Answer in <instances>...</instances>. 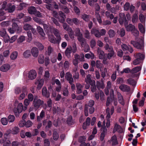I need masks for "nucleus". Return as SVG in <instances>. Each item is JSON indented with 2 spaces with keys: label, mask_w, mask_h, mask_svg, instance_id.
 I'll use <instances>...</instances> for the list:
<instances>
[{
  "label": "nucleus",
  "mask_w": 146,
  "mask_h": 146,
  "mask_svg": "<svg viewBox=\"0 0 146 146\" xmlns=\"http://www.w3.org/2000/svg\"><path fill=\"white\" fill-rule=\"evenodd\" d=\"M94 101L93 100H90L88 103L85 105L84 113L86 116H87L88 115V110L90 114L92 113L94 111V108L93 107L94 104Z\"/></svg>",
  "instance_id": "nucleus-1"
},
{
  "label": "nucleus",
  "mask_w": 146,
  "mask_h": 146,
  "mask_svg": "<svg viewBox=\"0 0 146 146\" xmlns=\"http://www.w3.org/2000/svg\"><path fill=\"white\" fill-rule=\"evenodd\" d=\"M106 30L105 29H102L100 30V31L96 28H93L91 31L92 34L94 35L97 38H100L102 36H103L106 33Z\"/></svg>",
  "instance_id": "nucleus-2"
},
{
  "label": "nucleus",
  "mask_w": 146,
  "mask_h": 146,
  "mask_svg": "<svg viewBox=\"0 0 146 146\" xmlns=\"http://www.w3.org/2000/svg\"><path fill=\"white\" fill-rule=\"evenodd\" d=\"M144 41L141 39L140 41L136 42L134 40H131L130 43L135 48L139 49H142L144 48Z\"/></svg>",
  "instance_id": "nucleus-3"
},
{
  "label": "nucleus",
  "mask_w": 146,
  "mask_h": 146,
  "mask_svg": "<svg viewBox=\"0 0 146 146\" xmlns=\"http://www.w3.org/2000/svg\"><path fill=\"white\" fill-rule=\"evenodd\" d=\"M78 40L80 42L81 46L84 48V51L85 52L88 51L90 49V47L86 42V40L84 38L82 37Z\"/></svg>",
  "instance_id": "nucleus-4"
},
{
  "label": "nucleus",
  "mask_w": 146,
  "mask_h": 146,
  "mask_svg": "<svg viewBox=\"0 0 146 146\" xmlns=\"http://www.w3.org/2000/svg\"><path fill=\"white\" fill-rule=\"evenodd\" d=\"M37 97L36 96L34 97L33 102V106L36 109H38L41 105L43 103V101L40 99L37 98Z\"/></svg>",
  "instance_id": "nucleus-5"
},
{
  "label": "nucleus",
  "mask_w": 146,
  "mask_h": 146,
  "mask_svg": "<svg viewBox=\"0 0 146 146\" xmlns=\"http://www.w3.org/2000/svg\"><path fill=\"white\" fill-rule=\"evenodd\" d=\"M56 38L53 35H48V39L49 41L51 43L59 44L61 40Z\"/></svg>",
  "instance_id": "nucleus-6"
},
{
  "label": "nucleus",
  "mask_w": 146,
  "mask_h": 146,
  "mask_svg": "<svg viewBox=\"0 0 146 146\" xmlns=\"http://www.w3.org/2000/svg\"><path fill=\"white\" fill-rule=\"evenodd\" d=\"M15 19H13L12 20V28L17 33H20L22 31V28L21 27H19L17 24L15 22Z\"/></svg>",
  "instance_id": "nucleus-7"
},
{
  "label": "nucleus",
  "mask_w": 146,
  "mask_h": 146,
  "mask_svg": "<svg viewBox=\"0 0 146 146\" xmlns=\"http://www.w3.org/2000/svg\"><path fill=\"white\" fill-rule=\"evenodd\" d=\"M119 22L121 25H122L123 22L124 24L127 23L125 16L124 13H119Z\"/></svg>",
  "instance_id": "nucleus-8"
},
{
  "label": "nucleus",
  "mask_w": 146,
  "mask_h": 146,
  "mask_svg": "<svg viewBox=\"0 0 146 146\" xmlns=\"http://www.w3.org/2000/svg\"><path fill=\"white\" fill-rule=\"evenodd\" d=\"M58 19L59 21L62 23H64L65 21L66 15L64 13L61 11L58 12Z\"/></svg>",
  "instance_id": "nucleus-9"
},
{
  "label": "nucleus",
  "mask_w": 146,
  "mask_h": 146,
  "mask_svg": "<svg viewBox=\"0 0 146 146\" xmlns=\"http://www.w3.org/2000/svg\"><path fill=\"white\" fill-rule=\"evenodd\" d=\"M50 31L52 32L56 38H58L61 40V37L59 31L53 27L50 28Z\"/></svg>",
  "instance_id": "nucleus-10"
},
{
  "label": "nucleus",
  "mask_w": 146,
  "mask_h": 146,
  "mask_svg": "<svg viewBox=\"0 0 146 146\" xmlns=\"http://www.w3.org/2000/svg\"><path fill=\"white\" fill-rule=\"evenodd\" d=\"M119 88L122 91L124 92H128L130 90V88L129 86L124 84H121L119 86Z\"/></svg>",
  "instance_id": "nucleus-11"
},
{
  "label": "nucleus",
  "mask_w": 146,
  "mask_h": 146,
  "mask_svg": "<svg viewBox=\"0 0 146 146\" xmlns=\"http://www.w3.org/2000/svg\"><path fill=\"white\" fill-rule=\"evenodd\" d=\"M75 35L77 37V39H79L82 37L83 35L81 32L80 29L79 28H77L75 31Z\"/></svg>",
  "instance_id": "nucleus-12"
},
{
  "label": "nucleus",
  "mask_w": 146,
  "mask_h": 146,
  "mask_svg": "<svg viewBox=\"0 0 146 146\" xmlns=\"http://www.w3.org/2000/svg\"><path fill=\"white\" fill-rule=\"evenodd\" d=\"M36 72L35 70H31L30 71L29 73V78L31 80L35 79L36 77Z\"/></svg>",
  "instance_id": "nucleus-13"
},
{
  "label": "nucleus",
  "mask_w": 146,
  "mask_h": 146,
  "mask_svg": "<svg viewBox=\"0 0 146 146\" xmlns=\"http://www.w3.org/2000/svg\"><path fill=\"white\" fill-rule=\"evenodd\" d=\"M44 83V80L43 79H39L35 82V84H37V88L40 89L43 86Z\"/></svg>",
  "instance_id": "nucleus-14"
},
{
  "label": "nucleus",
  "mask_w": 146,
  "mask_h": 146,
  "mask_svg": "<svg viewBox=\"0 0 146 146\" xmlns=\"http://www.w3.org/2000/svg\"><path fill=\"white\" fill-rule=\"evenodd\" d=\"M65 77L66 80L69 81L70 84H71L73 82V79L72 78V74L70 72L66 73Z\"/></svg>",
  "instance_id": "nucleus-15"
},
{
  "label": "nucleus",
  "mask_w": 146,
  "mask_h": 146,
  "mask_svg": "<svg viewBox=\"0 0 146 146\" xmlns=\"http://www.w3.org/2000/svg\"><path fill=\"white\" fill-rule=\"evenodd\" d=\"M31 52L32 55L34 57H37L38 55V48L36 47L33 48L31 49Z\"/></svg>",
  "instance_id": "nucleus-16"
},
{
  "label": "nucleus",
  "mask_w": 146,
  "mask_h": 146,
  "mask_svg": "<svg viewBox=\"0 0 146 146\" xmlns=\"http://www.w3.org/2000/svg\"><path fill=\"white\" fill-rule=\"evenodd\" d=\"M117 98L119 102L122 105L125 104L124 101L122 96L119 92H117Z\"/></svg>",
  "instance_id": "nucleus-17"
},
{
  "label": "nucleus",
  "mask_w": 146,
  "mask_h": 146,
  "mask_svg": "<svg viewBox=\"0 0 146 146\" xmlns=\"http://www.w3.org/2000/svg\"><path fill=\"white\" fill-rule=\"evenodd\" d=\"M42 94L43 96L45 97L46 98H48L50 96V94L49 92H47L46 88L44 87L42 91Z\"/></svg>",
  "instance_id": "nucleus-18"
},
{
  "label": "nucleus",
  "mask_w": 146,
  "mask_h": 146,
  "mask_svg": "<svg viewBox=\"0 0 146 146\" xmlns=\"http://www.w3.org/2000/svg\"><path fill=\"white\" fill-rule=\"evenodd\" d=\"M10 68L9 65L7 64H4L0 68V70L3 72H6Z\"/></svg>",
  "instance_id": "nucleus-19"
},
{
  "label": "nucleus",
  "mask_w": 146,
  "mask_h": 146,
  "mask_svg": "<svg viewBox=\"0 0 146 146\" xmlns=\"http://www.w3.org/2000/svg\"><path fill=\"white\" fill-rule=\"evenodd\" d=\"M76 56H77V59L80 61L84 62L85 61L84 55L83 53H81L80 55L77 54H76L74 55V56L75 57Z\"/></svg>",
  "instance_id": "nucleus-20"
},
{
  "label": "nucleus",
  "mask_w": 146,
  "mask_h": 146,
  "mask_svg": "<svg viewBox=\"0 0 146 146\" xmlns=\"http://www.w3.org/2000/svg\"><path fill=\"white\" fill-rule=\"evenodd\" d=\"M115 131H117L119 133H122L123 132V130L120 125L117 124H115L114 127L113 132L114 133Z\"/></svg>",
  "instance_id": "nucleus-21"
},
{
  "label": "nucleus",
  "mask_w": 146,
  "mask_h": 146,
  "mask_svg": "<svg viewBox=\"0 0 146 146\" xmlns=\"http://www.w3.org/2000/svg\"><path fill=\"white\" fill-rule=\"evenodd\" d=\"M104 48L105 50L109 52L114 51L112 46H110L107 43L106 44Z\"/></svg>",
  "instance_id": "nucleus-22"
},
{
  "label": "nucleus",
  "mask_w": 146,
  "mask_h": 146,
  "mask_svg": "<svg viewBox=\"0 0 146 146\" xmlns=\"http://www.w3.org/2000/svg\"><path fill=\"white\" fill-rule=\"evenodd\" d=\"M98 52L100 59H102L105 56V54L103 50H100L99 48L98 49Z\"/></svg>",
  "instance_id": "nucleus-23"
},
{
  "label": "nucleus",
  "mask_w": 146,
  "mask_h": 146,
  "mask_svg": "<svg viewBox=\"0 0 146 146\" xmlns=\"http://www.w3.org/2000/svg\"><path fill=\"white\" fill-rule=\"evenodd\" d=\"M91 77V76L90 74H88L87 75L85 79V82L86 83H89L90 84L93 83V81H95L94 80H92Z\"/></svg>",
  "instance_id": "nucleus-24"
},
{
  "label": "nucleus",
  "mask_w": 146,
  "mask_h": 146,
  "mask_svg": "<svg viewBox=\"0 0 146 146\" xmlns=\"http://www.w3.org/2000/svg\"><path fill=\"white\" fill-rule=\"evenodd\" d=\"M125 29L127 31H132L135 28V26L131 24H129L127 26H125Z\"/></svg>",
  "instance_id": "nucleus-25"
},
{
  "label": "nucleus",
  "mask_w": 146,
  "mask_h": 146,
  "mask_svg": "<svg viewBox=\"0 0 146 146\" xmlns=\"http://www.w3.org/2000/svg\"><path fill=\"white\" fill-rule=\"evenodd\" d=\"M28 10L30 14L32 15L35 14L36 9L35 7L31 6L28 8Z\"/></svg>",
  "instance_id": "nucleus-26"
},
{
  "label": "nucleus",
  "mask_w": 146,
  "mask_h": 146,
  "mask_svg": "<svg viewBox=\"0 0 146 146\" xmlns=\"http://www.w3.org/2000/svg\"><path fill=\"white\" fill-rule=\"evenodd\" d=\"M84 36L86 38L88 39H90L91 38V35L89 31L86 29L84 32Z\"/></svg>",
  "instance_id": "nucleus-27"
},
{
  "label": "nucleus",
  "mask_w": 146,
  "mask_h": 146,
  "mask_svg": "<svg viewBox=\"0 0 146 146\" xmlns=\"http://www.w3.org/2000/svg\"><path fill=\"white\" fill-rule=\"evenodd\" d=\"M111 142L112 144V146H113V145H116L118 143L117 141V137L115 135H114L112 137Z\"/></svg>",
  "instance_id": "nucleus-28"
},
{
  "label": "nucleus",
  "mask_w": 146,
  "mask_h": 146,
  "mask_svg": "<svg viewBox=\"0 0 146 146\" xmlns=\"http://www.w3.org/2000/svg\"><path fill=\"white\" fill-rule=\"evenodd\" d=\"M141 68V66H137L133 68L131 70V73L132 74H134L137 72L140 71Z\"/></svg>",
  "instance_id": "nucleus-29"
},
{
  "label": "nucleus",
  "mask_w": 146,
  "mask_h": 146,
  "mask_svg": "<svg viewBox=\"0 0 146 146\" xmlns=\"http://www.w3.org/2000/svg\"><path fill=\"white\" fill-rule=\"evenodd\" d=\"M37 29L38 33L42 37H44L45 35L43 29L40 26L37 27Z\"/></svg>",
  "instance_id": "nucleus-30"
},
{
  "label": "nucleus",
  "mask_w": 146,
  "mask_h": 146,
  "mask_svg": "<svg viewBox=\"0 0 146 146\" xmlns=\"http://www.w3.org/2000/svg\"><path fill=\"white\" fill-rule=\"evenodd\" d=\"M96 86L98 89H99L100 88L103 89L105 87L104 83L103 82H100L99 81L96 82Z\"/></svg>",
  "instance_id": "nucleus-31"
},
{
  "label": "nucleus",
  "mask_w": 146,
  "mask_h": 146,
  "mask_svg": "<svg viewBox=\"0 0 146 146\" xmlns=\"http://www.w3.org/2000/svg\"><path fill=\"white\" fill-rule=\"evenodd\" d=\"M68 33L70 38H74V32L71 28H69L68 30Z\"/></svg>",
  "instance_id": "nucleus-32"
},
{
  "label": "nucleus",
  "mask_w": 146,
  "mask_h": 146,
  "mask_svg": "<svg viewBox=\"0 0 146 146\" xmlns=\"http://www.w3.org/2000/svg\"><path fill=\"white\" fill-rule=\"evenodd\" d=\"M18 56V52L17 51H14L11 53L10 58L12 60H14L17 58Z\"/></svg>",
  "instance_id": "nucleus-33"
},
{
  "label": "nucleus",
  "mask_w": 146,
  "mask_h": 146,
  "mask_svg": "<svg viewBox=\"0 0 146 146\" xmlns=\"http://www.w3.org/2000/svg\"><path fill=\"white\" fill-rule=\"evenodd\" d=\"M19 132V128L17 127H15L11 130V133L13 134H16Z\"/></svg>",
  "instance_id": "nucleus-34"
},
{
  "label": "nucleus",
  "mask_w": 146,
  "mask_h": 146,
  "mask_svg": "<svg viewBox=\"0 0 146 146\" xmlns=\"http://www.w3.org/2000/svg\"><path fill=\"white\" fill-rule=\"evenodd\" d=\"M72 52V48L71 46H70L67 48L65 50V53L66 56H68L70 55V53Z\"/></svg>",
  "instance_id": "nucleus-35"
},
{
  "label": "nucleus",
  "mask_w": 146,
  "mask_h": 146,
  "mask_svg": "<svg viewBox=\"0 0 146 146\" xmlns=\"http://www.w3.org/2000/svg\"><path fill=\"white\" fill-rule=\"evenodd\" d=\"M76 86L77 89V93L78 94L81 93L82 88H83L82 86L80 83H77Z\"/></svg>",
  "instance_id": "nucleus-36"
},
{
  "label": "nucleus",
  "mask_w": 146,
  "mask_h": 146,
  "mask_svg": "<svg viewBox=\"0 0 146 146\" xmlns=\"http://www.w3.org/2000/svg\"><path fill=\"white\" fill-rule=\"evenodd\" d=\"M138 21V17L137 14L135 13L133 15L132 17V22L133 23H137Z\"/></svg>",
  "instance_id": "nucleus-37"
},
{
  "label": "nucleus",
  "mask_w": 146,
  "mask_h": 146,
  "mask_svg": "<svg viewBox=\"0 0 146 146\" xmlns=\"http://www.w3.org/2000/svg\"><path fill=\"white\" fill-rule=\"evenodd\" d=\"M23 55L25 58H29L31 55V52L29 50H27L25 51L23 53Z\"/></svg>",
  "instance_id": "nucleus-38"
},
{
  "label": "nucleus",
  "mask_w": 146,
  "mask_h": 146,
  "mask_svg": "<svg viewBox=\"0 0 146 146\" xmlns=\"http://www.w3.org/2000/svg\"><path fill=\"white\" fill-rule=\"evenodd\" d=\"M3 146H11V142L9 139H3Z\"/></svg>",
  "instance_id": "nucleus-39"
},
{
  "label": "nucleus",
  "mask_w": 146,
  "mask_h": 146,
  "mask_svg": "<svg viewBox=\"0 0 146 146\" xmlns=\"http://www.w3.org/2000/svg\"><path fill=\"white\" fill-rule=\"evenodd\" d=\"M44 56L43 55H40L38 57V62L40 64H42L44 62Z\"/></svg>",
  "instance_id": "nucleus-40"
},
{
  "label": "nucleus",
  "mask_w": 146,
  "mask_h": 146,
  "mask_svg": "<svg viewBox=\"0 0 146 146\" xmlns=\"http://www.w3.org/2000/svg\"><path fill=\"white\" fill-rule=\"evenodd\" d=\"M85 56L86 58H91L92 59H93L94 58V55L93 53H91L90 54L87 53L86 54Z\"/></svg>",
  "instance_id": "nucleus-41"
},
{
  "label": "nucleus",
  "mask_w": 146,
  "mask_h": 146,
  "mask_svg": "<svg viewBox=\"0 0 146 146\" xmlns=\"http://www.w3.org/2000/svg\"><path fill=\"white\" fill-rule=\"evenodd\" d=\"M90 85L91 86V91L93 92H95L96 90V88L95 85V82L93 81V83H91Z\"/></svg>",
  "instance_id": "nucleus-42"
},
{
  "label": "nucleus",
  "mask_w": 146,
  "mask_h": 146,
  "mask_svg": "<svg viewBox=\"0 0 146 146\" xmlns=\"http://www.w3.org/2000/svg\"><path fill=\"white\" fill-rule=\"evenodd\" d=\"M108 34L110 38H112L114 37L115 35V31L112 29H110L108 31Z\"/></svg>",
  "instance_id": "nucleus-43"
},
{
  "label": "nucleus",
  "mask_w": 146,
  "mask_h": 146,
  "mask_svg": "<svg viewBox=\"0 0 146 146\" xmlns=\"http://www.w3.org/2000/svg\"><path fill=\"white\" fill-rule=\"evenodd\" d=\"M15 117L13 115H9L8 117V121L10 123H12L15 120Z\"/></svg>",
  "instance_id": "nucleus-44"
},
{
  "label": "nucleus",
  "mask_w": 146,
  "mask_h": 146,
  "mask_svg": "<svg viewBox=\"0 0 146 146\" xmlns=\"http://www.w3.org/2000/svg\"><path fill=\"white\" fill-rule=\"evenodd\" d=\"M90 16L84 14L82 15V18L83 19L86 21H88L90 19Z\"/></svg>",
  "instance_id": "nucleus-45"
},
{
  "label": "nucleus",
  "mask_w": 146,
  "mask_h": 146,
  "mask_svg": "<svg viewBox=\"0 0 146 146\" xmlns=\"http://www.w3.org/2000/svg\"><path fill=\"white\" fill-rule=\"evenodd\" d=\"M137 58H139L141 61V60H143L145 58V55L143 54L138 53L136 55Z\"/></svg>",
  "instance_id": "nucleus-46"
},
{
  "label": "nucleus",
  "mask_w": 146,
  "mask_h": 146,
  "mask_svg": "<svg viewBox=\"0 0 146 146\" xmlns=\"http://www.w3.org/2000/svg\"><path fill=\"white\" fill-rule=\"evenodd\" d=\"M105 15L107 18H110L111 19H113L114 17V16L112 14L110 13L108 11L106 12Z\"/></svg>",
  "instance_id": "nucleus-47"
},
{
  "label": "nucleus",
  "mask_w": 146,
  "mask_h": 146,
  "mask_svg": "<svg viewBox=\"0 0 146 146\" xmlns=\"http://www.w3.org/2000/svg\"><path fill=\"white\" fill-rule=\"evenodd\" d=\"M25 37L24 36H21L17 40V42L18 43H21L23 42L25 40Z\"/></svg>",
  "instance_id": "nucleus-48"
},
{
  "label": "nucleus",
  "mask_w": 146,
  "mask_h": 146,
  "mask_svg": "<svg viewBox=\"0 0 146 146\" xmlns=\"http://www.w3.org/2000/svg\"><path fill=\"white\" fill-rule=\"evenodd\" d=\"M70 66V63L68 61H65L63 64L64 68L65 70L68 69Z\"/></svg>",
  "instance_id": "nucleus-49"
},
{
  "label": "nucleus",
  "mask_w": 146,
  "mask_h": 146,
  "mask_svg": "<svg viewBox=\"0 0 146 146\" xmlns=\"http://www.w3.org/2000/svg\"><path fill=\"white\" fill-rule=\"evenodd\" d=\"M61 9L65 13H68L70 12L69 9L66 6H62L61 7Z\"/></svg>",
  "instance_id": "nucleus-50"
},
{
  "label": "nucleus",
  "mask_w": 146,
  "mask_h": 146,
  "mask_svg": "<svg viewBox=\"0 0 146 146\" xmlns=\"http://www.w3.org/2000/svg\"><path fill=\"white\" fill-rule=\"evenodd\" d=\"M32 26L29 24H26L25 25L23 26V29L25 31L30 30L32 29Z\"/></svg>",
  "instance_id": "nucleus-51"
},
{
  "label": "nucleus",
  "mask_w": 146,
  "mask_h": 146,
  "mask_svg": "<svg viewBox=\"0 0 146 146\" xmlns=\"http://www.w3.org/2000/svg\"><path fill=\"white\" fill-rule=\"evenodd\" d=\"M138 28L140 31L142 33H144L145 32V29L143 25L141 23L138 24Z\"/></svg>",
  "instance_id": "nucleus-52"
},
{
  "label": "nucleus",
  "mask_w": 146,
  "mask_h": 146,
  "mask_svg": "<svg viewBox=\"0 0 146 146\" xmlns=\"http://www.w3.org/2000/svg\"><path fill=\"white\" fill-rule=\"evenodd\" d=\"M102 64L99 60H97L96 62V66L97 68L100 69L102 68Z\"/></svg>",
  "instance_id": "nucleus-53"
},
{
  "label": "nucleus",
  "mask_w": 146,
  "mask_h": 146,
  "mask_svg": "<svg viewBox=\"0 0 146 146\" xmlns=\"http://www.w3.org/2000/svg\"><path fill=\"white\" fill-rule=\"evenodd\" d=\"M63 94L65 96H67L69 95V92L67 88L65 87L63 89Z\"/></svg>",
  "instance_id": "nucleus-54"
},
{
  "label": "nucleus",
  "mask_w": 146,
  "mask_h": 146,
  "mask_svg": "<svg viewBox=\"0 0 146 146\" xmlns=\"http://www.w3.org/2000/svg\"><path fill=\"white\" fill-rule=\"evenodd\" d=\"M95 15L96 19L99 23H102V21L99 13H97V12H96Z\"/></svg>",
  "instance_id": "nucleus-55"
},
{
  "label": "nucleus",
  "mask_w": 146,
  "mask_h": 146,
  "mask_svg": "<svg viewBox=\"0 0 146 146\" xmlns=\"http://www.w3.org/2000/svg\"><path fill=\"white\" fill-rule=\"evenodd\" d=\"M2 124L3 125H6L8 123V121L6 118H3L1 119Z\"/></svg>",
  "instance_id": "nucleus-56"
},
{
  "label": "nucleus",
  "mask_w": 146,
  "mask_h": 146,
  "mask_svg": "<svg viewBox=\"0 0 146 146\" xmlns=\"http://www.w3.org/2000/svg\"><path fill=\"white\" fill-rule=\"evenodd\" d=\"M17 108L18 109L19 111V112H21L23 110V105L22 103H19L18 104Z\"/></svg>",
  "instance_id": "nucleus-57"
},
{
  "label": "nucleus",
  "mask_w": 146,
  "mask_h": 146,
  "mask_svg": "<svg viewBox=\"0 0 146 146\" xmlns=\"http://www.w3.org/2000/svg\"><path fill=\"white\" fill-rule=\"evenodd\" d=\"M36 45L39 48L40 50H42L44 49V46L40 43L37 42L36 44Z\"/></svg>",
  "instance_id": "nucleus-58"
},
{
  "label": "nucleus",
  "mask_w": 146,
  "mask_h": 146,
  "mask_svg": "<svg viewBox=\"0 0 146 146\" xmlns=\"http://www.w3.org/2000/svg\"><path fill=\"white\" fill-rule=\"evenodd\" d=\"M114 51L110 52L107 55V58L108 59H110L115 54Z\"/></svg>",
  "instance_id": "nucleus-59"
},
{
  "label": "nucleus",
  "mask_w": 146,
  "mask_h": 146,
  "mask_svg": "<svg viewBox=\"0 0 146 146\" xmlns=\"http://www.w3.org/2000/svg\"><path fill=\"white\" fill-rule=\"evenodd\" d=\"M33 125L32 122L30 120L25 121V126L26 127H29Z\"/></svg>",
  "instance_id": "nucleus-60"
},
{
  "label": "nucleus",
  "mask_w": 146,
  "mask_h": 146,
  "mask_svg": "<svg viewBox=\"0 0 146 146\" xmlns=\"http://www.w3.org/2000/svg\"><path fill=\"white\" fill-rule=\"evenodd\" d=\"M131 70L129 68H127L124 69L122 71L120 72V73H121V74H123L124 73H127L130 72H131Z\"/></svg>",
  "instance_id": "nucleus-61"
},
{
  "label": "nucleus",
  "mask_w": 146,
  "mask_h": 146,
  "mask_svg": "<svg viewBox=\"0 0 146 146\" xmlns=\"http://www.w3.org/2000/svg\"><path fill=\"white\" fill-rule=\"evenodd\" d=\"M17 36L15 35L9 39V42L10 43H12L14 42L17 39Z\"/></svg>",
  "instance_id": "nucleus-62"
},
{
  "label": "nucleus",
  "mask_w": 146,
  "mask_h": 146,
  "mask_svg": "<svg viewBox=\"0 0 146 146\" xmlns=\"http://www.w3.org/2000/svg\"><path fill=\"white\" fill-rule=\"evenodd\" d=\"M131 33L133 35L136 37H137L139 36V32L136 28H135V29L131 32Z\"/></svg>",
  "instance_id": "nucleus-63"
},
{
  "label": "nucleus",
  "mask_w": 146,
  "mask_h": 146,
  "mask_svg": "<svg viewBox=\"0 0 146 146\" xmlns=\"http://www.w3.org/2000/svg\"><path fill=\"white\" fill-rule=\"evenodd\" d=\"M130 4L129 3H126L124 4L123 7L124 10L126 11H128L130 7Z\"/></svg>",
  "instance_id": "nucleus-64"
}]
</instances>
